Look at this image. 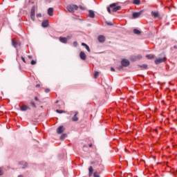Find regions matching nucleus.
<instances>
[{
	"mask_svg": "<svg viewBox=\"0 0 177 177\" xmlns=\"http://www.w3.org/2000/svg\"><path fill=\"white\" fill-rule=\"evenodd\" d=\"M130 62L129 60L127 59H123L121 61V66H120L119 67H118V70H122L123 67H128V66H129Z\"/></svg>",
	"mask_w": 177,
	"mask_h": 177,
	"instance_id": "nucleus-1",
	"label": "nucleus"
},
{
	"mask_svg": "<svg viewBox=\"0 0 177 177\" xmlns=\"http://www.w3.org/2000/svg\"><path fill=\"white\" fill-rule=\"evenodd\" d=\"M66 9L68 10V12H70V13H74L75 10H78V6L75 4L69 5L67 6Z\"/></svg>",
	"mask_w": 177,
	"mask_h": 177,
	"instance_id": "nucleus-2",
	"label": "nucleus"
},
{
	"mask_svg": "<svg viewBox=\"0 0 177 177\" xmlns=\"http://www.w3.org/2000/svg\"><path fill=\"white\" fill-rule=\"evenodd\" d=\"M167 60V57H165V55L162 54L160 57H158L156 59V64H160L161 63H164Z\"/></svg>",
	"mask_w": 177,
	"mask_h": 177,
	"instance_id": "nucleus-3",
	"label": "nucleus"
},
{
	"mask_svg": "<svg viewBox=\"0 0 177 177\" xmlns=\"http://www.w3.org/2000/svg\"><path fill=\"white\" fill-rule=\"evenodd\" d=\"M109 7L112 10V12H118V10H121V6H117V3H113L112 4H110Z\"/></svg>",
	"mask_w": 177,
	"mask_h": 177,
	"instance_id": "nucleus-4",
	"label": "nucleus"
},
{
	"mask_svg": "<svg viewBox=\"0 0 177 177\" xmlns=\"http://www.w3.org/2000/svg\"><path fill=\"white\" fill-rule=\"evenodd\" d=\"M30 19L32 21L35 20V6H33L30 10Z\"/></svg>",
	"mask_w": 177,
	"mask_h": 177,
	"instance_id": "nucleus-5",
	"label": "nucleus"
},
{
	"mask_svg": "<svg viewBox=\"0 0 177 177\" xmlns=\"http://www.w3.org/2000/svg\"><path fill=\"white\" fill-rule=\"evenodd\" d=\"M142 59L141 55H134L131 57V62H136V60H140Z\"/></svg>",
	"mask_w": 177,
	"mask_h": 177,
	"instance_id": "nucleus-6",
	"label": "nucleus"
},
{
	"mask_svg": "<svg viewBox=\"0 0 177 177\" xmlns=\"http://www.w3.org/2000/svg\"><path fill=\"white\" fill-rule=\"evenodd\" d=\"M66 131V129L64 128V127L63 126H59L57 129V133H58L59 135H60L61 133H63V132H64Z\"/></svg>",
	"mask_w": 177,
	"mask_h": 177,
	"instance_id": "nucleus-7",
	"label": "nucleus"
},
{
	"mask_svg": "<svg viewBox=\"0 0 177 177\" xmlns=\"http://www.w3.org/2000/svg\"><path fill=\"white\" fill-rule=\"evenodd\" d=\"M97 39H98V42L103 44V42L106 41V37H104V35H100L98 36Z\"/></svg>",
	"mask_w": 177,
	"mask_h": 177,
	"instance_id": "nucleus-8",
	"label": "nucleus"
},
{
	"mask_svg": "<svg viewBox=\"0 0 177 177\" xmlns=\"http://www.w3.org/2000/svg\"><path fill=\"white\" fill-rule=\"evenodd\" d=\"M77 115H78V111L75 112L74 115L71 118V121H73V122L78 121L79 118H78V116Z\"/></svg>",
	"mask_w": 177,
	"mask_h": 177,
	"instance_id": "nucleus-9",
	"label": "nucleus"
},
{
	"mask_svg": "<svg viewBox=\"0 0 177 177\" xmlns=\"http://www.w3.org/2000/svg\"><path fill=\"white\" fill-rule=\"evenodd\" d=\"M91 165H94V167H100L102 162L99 160H95V161L91 162Z\"/></svg>",
	"mask_w": 177,
	"mask_h": 177,
	"instance_id": "nucleus-10",
	"label": "nucleus"
},
{
	"mask_svg": "<svg viewBox=\"0 0 177 177\" xmlns=\"http://www.w3.org/2000/svg\"><path fill=\"white\" fill-rule=\"evenodd\" d=\"M142 11H140L138 12H133L132 14V18L133 19H138V17H140V16L142 15Z\"/></svg>",
	"mask_w": 177,
	"mask_h": 177,
	"instance_id": "nucleus-11",
	"label": "nucleus"
},
{
	"mask_svg": "<svg viewBox=\"0 0 177 177\" xmlns=\"http://www.w3.org/2000/svg\"><path fill=\"white\" fill-rule=\"evenodd\" d=\"M162 17H164L162 14L160 13L159 12H156V19L158 20H162Z\"/></svg>",
	"mask_w": 177,
	"mask_h": 177,
	"instance_id": "nucleus-12",
	"label": "nucleus"
},
{
	"mask_svg": "<svg viewBox=\"0 0 177 177\" xmlns=\"http://www.w3.org/2000/svg\"><path fill=\"white\" fill-rule=\"evenodd\" d=\"M21 111H27V110H31V108L29 107L27 105H23L21 108H20Z\"/></svg>",
	"mask_w": 177,
	"mask_h": 177,
	"instance_id": "nucleus-13",
	"label": "nucleus"
},
{
	"mask_svg": "<svg viewBox=\"0 0 177 177\" xmlns=\"http://www.w3.org/2000/svg\"><path fill=\"white\" fill-rule=\"evenodd\" d=\"M80 57L82 59V60H86V55L85 53H84V51L80 52Z\"/></svg>",
	"mask_w": 177,
	"mask_h": 177,
	"instance_id": "nucleus-14",
	"label": "nucleus"
},
{
	"mask_svg": "<svg viewBox=\"0 0 177 177\" xmlns=\"http://www.w3.org/2000/svg\"><path fill=\"white\" fill-rule=\"evenodd\" d=\"M88 17H91V19H95V12H93V10H88Z\"/></svg>",
	"mask_w": 177,
	"mask_h": 177,
	"instance_id": "nucleus-15",
	"label": "nucleus"
},
{
	"mask_svg": "<svg viewBox=\"0 0 177 177\" xmlns=\"http://www.w3.org/2000/svg\"><path fill=\"white\" fill-rule=\"evenodd\" d=\"M41 26L44 28H46V27H48V26H49V21L48 20L43 21L41 23Z\"/></svg>",
	"mask_w": 177,
	"mask_h": 177,
	"instance_id": "nucleus-16",
	"label": "nucleus"
},
{
	"mask_svg": "<svg viewBox=\"0 0 177 177\" xmlns=\"http://www.w3.org/2000/svg\"><path fill=\"white\" fill-rule=\"evenodd\" d=\"M59 39L62 44H67V37H59Z\"/></svg>",
	"mask_w": 177,
	"mask_h": 177,
	"instance_id": "nucleus-17",
	"label": "nucleus"
},
{
	"mask_svg": "<svg viewBox=\"0 0 177 177\" xmlns=\"http://www.w3.org/2000/svg\"><path fill=\"white\" fill-rule=\"evenodd\" d=\"M93 175V167L90 166L88 167V176H92Z\"/></svg>",
	"mask_w": 177,
	"mask_h": 177,
	"instance_id": "nucleus-18",
	"label": "nucleus"
},
{
	"mask_svg": "<svg viewBox=\"0 0 177 177\" xmlns=\"http://www.w3.org/2000/svg\"><path fill=\"white\" fill-rule=\"evenodd\" d=\"M48 15L49 16H53V8H49L48 9Z\"/></svg>",
	"mask_w": 177,
	"mask_h": 177,
	"instance_id": "nucleus-19",
	"label": "nucleus"
},
{
	"mask_svg": "<svg viewBox=\"0 0 177 177\" xmlns=\"http://www.w3.org/2000/svg\"><path fill=\"white\" fill-rule=\"evenodd\" d=\"M133 33L136 34V35H140L142 34V32L138 29H134L133 30Z\"/></svg>",
	"mask_w": 177,
	"mask_h": 177,
	"instance_id": "nucleus-20",
	"label": "nucleus"
},
{
	"mask_svg": "<svg viewBox=\"0 0 177 177\" xmlns=\"http://www.w3.org/2000/svg\"><path fill=\"white\" fill-rule=\"evenodd\" d=\"M138 67H140V68H143L144 70H146L147 68V64H145L142 65H138Z\"/></svg>",
	"mask_w": 177,
	"mask_h": 177,
	"instance_id": "nucleus-21",
	"label": "nucleus"
},
{
	"mask_svg": "<svg viewBox=\"0 0 177 177\" xmlns=\"http://www.w3.org/2000/svg\"><path fill=\"white\" fill-rule=\"evenodd\" d=\"M66 138H67V134L63 133L61 135L59 139H60V140H63L66 139Z\"/></svg>",
	"mask_w": 177,
	"mask_h": 177,
	"instance_id": "nucleus-22",
	"label": "nucleus"
},
{
	"mask_svg": "<svg viewBox=\"0 0 177 177\" xmlns=\"http://www.w3.org/2000/svg\"><path fill=\"white\" fill-rule=\"evenodd\" d=\"M93 176L94 177H100V172L97 171H95L94 173H93Z\"/></svg>",
	"mask_w": 177,
	"mask_h": 177,
	"instance_id": "nucleus-23",
	"label": "nucleus"
},
{
	"mask_svg": "<svg viewBox=\"0 0 177 177\" xmlns=\"http://www.w3.org/2000/svg\"><path fill=\"white\" fill-rule=\"evenodd\" d=\"M133 3L134 5H140V0H133Z\"/></svg>",
	"mask_w": 177,
	"mask_h": 177,
	"instance_id": "nucleus-24",
	"label": "nucleus"
},
{
	"mask_svg": "<svg viewBox=\"0 0 177 177\" xmlns=\"http://www.w3.org/2000/svg\"><path fill=\"white\" fill-rule=\"evenodd\" d=\"M12 45L14 46V48L17 47V42L15 41V40H12Z\"/></svg>",
	"mask_w": 177,
	"mask_h": 177,
	"instance_id": "nucleus-25",
	"label": "nucleus"
},
{
	"mask_svg": "<svg viewBox=\"0 0 177 177\" xmlns=\"http://www.w3.org/2000/svg\"><path fill=\"white\" fill-rule=\"evenodd\" d=\"M146 57H147L148 59H154V55H147Z\"/></svg>",
	"mask_w": 177,
	"mask_h": 177,
	"instance_id": "nucleus-26",
	"label": "nucleus"
},
{
	"mask_svg": "<svg viewBox=\"0 0 177 177\" xmlns=\"http://www.w3.org/2000/svg\"><path fill=\"white\" fill-rule=\"evenodd\" d=\"M56 113H58L59 114H62L63 113H66V111H63V110H59V109H57L56 110Z\"/></svg>",
	"mask_w": 177,
	"mask_h": 177,
	"instance_id": "nucleus-27",
	"label": "nucleus"
},
{
	"mask_svg": "<svg viewBox=\"0 0 177 177\" xmlns=\"http://www.w3.org/2000/svg\"><path fill=\"white\" fill-rule=\"evenodd\" d=\"M30 105L32 106V107H34V109L37 107V106L35 105V102H34V101L30 102Z\"/></svg>",
	"mask_w": 177,
	"mask_h": 177,
	"instance_id": "nucleus-28",
	"label": "nucleus"
},
{
	"mask_svg": "<svg viewBox=\"0 0 177 177\" xmlns=\"http://www.w3.org/2000/svg\"><path fill=\"white\" fill-rule=\"evenodd\" d=\"M99 77V72H95L94 73V78H97Z\"/></svg>",
	"mask_w": 177,
	"mask_h": 177,
	"instance_id": "nucleus-29",
	"label": "nucleus"
},
{
	"mask_svg": "<svg viewBox=\"0 0 177 177\" xmlns=\"http://www.w3.org/2000/svg\"><path fill=\"white\" fill-rule=\"evenodd\" d=\"M85 48L86 49V50L88 52H91V48H89V46L88 45H86Z\"/></svg>",
	"mask_w": 177,
	"mask_h": 177,
	"instance_id": "nucleus-30",
	"label": "nucleus"
},
{
	"mask_svg": "<svg viewBox=\"0 0 177 177\" xmlns=\"http://www.w3.org/2000/svg\"><path fill=\"white\" fill-rule=\"evenodd\" d=\"M30 64H32V66H34V64H37V61L32 60Z\"/></svg>",
	"mask_w": 177,
	"mask_h": 177,
	"instance_id": "nucleus-31",
	"label": "nucleus"
},
{
	"mask_svg": "<svg viewBox=\"0 0 177 177\" xmlns=\"http://www.w3.org/2000/svg\"><path fill=\"white\" fill-rule=\"evenodd\" d=\"M21 59L24 62V63H26V59L24 58V57H21Z\"/></svg>",
	"mask_w": 177,
	"mask_h": 177,
	"instance_id": "nucleus-32",
	"label": "nucleus"
},
{
	"mask_svg": "<svg viewBox=\"0 0 177 177\" xmlns=\"http://www.w3.org/2000/svg\"><path fill=\"white\" fill-rule=\"evenodd\" d=\"M45 92H46V93H49V92H50V89L47 88L45 90Z\"/></svg>",
	"mask_w": 177,
	"mask_h": 177,
	"instance_id": "nucleus-33",
	"label": "nucleus"
},
{
	"mask_svg": "<svg viewBox=\"0 0 177 177\" xmlns=\"http://www.w3.org/2000/svg\"><path fill=\"white\" fill-rule=\"evenodd\" d=\"M151 15H152L153 17H156V12L152 11Z\"/></svg>",
	"mask_w": 177,
	"mask_h": 177,
	"instance_id": "nucleus-34",
	"label": "nucleus"
},
{
	"mask_svg": "<svg viewBox=\"0 0 177 177\" xmlns=\"http://www.w3.org/2000/svg\"><path fill=\"white\" fill-rule=\"evenodd\" d=\"M80 9H81L82 10H85V8L82 7V6H79Z\"/></svg>",
	"mask_w": 177,
	"mask_h": 177,
	"instance_id": "nucleus-35",
	"label": "nucleus"
},
{
	"mask_svg": "<svg viewBox=\"0 0 177 177\" xmlns=\"http://www.w3.org/2000/svg\"><path fill=\"white\" fill-rule=\"evenodd\" d=\"M107 10H108L109 13H111V10L110 9V6L107 7Z\"/></svg>",
	"mask_w": 177,
	"mask_h": 177,
	"instance_id": "nucleus-36",
	"label": "nucleus"
},
{
	"mask_svg": "<svg viewBox=\"0 0 177 177\" xmlns=\"http://www.w3.org/2000/svg\"><path fill=\"white\" fill-rule=\"evenodd\" d=\"M42 15L41 13H39L37 15V17H41Z\"/></svg>",
	"mask_w": 177,
	"mask_h": 177,
	"instance_id": "nucleus-37",
	"label": "nucleus"
},
{
	"mask_svg": "<svg viewBox=\"0 0 177 177\" xmlns=\"http://www.w3.org/2000/svg\"><path fill=\"white\" fill-rule=\"evenodd\" d=\"M74 46H77L78 45V43L77 41L73 42Z\"/></svg>",
	"mask_w": 177,
	"mask_h": 177,
	"instance_id": "nucleus-38",
	"label": "nucleus"
},
{
	"mask_svg": "<svg viewBox=\"0 0 177 177\" xmlns=\"http://www.w3.org/2000/svg\"><path fill=\"white\" fill-rule=\"evenodd\" d=\"M3 175V171H2V169L0 168V176Z\"/></svg>",
	"mask_w": 177,
	"mask_h": 177,
	"instance_id": "nucleus-39",
	"label": "nucleus"
},
{
	"mask_svg": "<svg viewBox=\"0 0 177 177\" xmlns=\"http://www.w3.org/2000/svg\"><path fill=\"white\" fill-rule=\"evenodd\" d=\"M111 71H112L113 73H114V71H115V69H114V68H111Z\"/></svg>",
	"mask_w": 177,
	"mask_h": 177,
	"instance_id": "nucleus-40",
	"label": "nucleus"
},
{
	"mask_svg": "<svg viewBox=\"0 0 177 177\" xmlns=\"http://www.w3.org/2000/svg\"><path fill=\"white\" fill-rule=\"evenodd\" d=\"M35 100H36V102H38V100H39L38 99V97H35Z\"/></svg>",
	"mask_w": 177,
	"mask_h": 177,
	"instance_id": "nucleus-41",
	"label": "nucleus"
},
{
	"mask_svg": "<svg viewBox=\"0 0 177 177\" xmlns=\"http://www.w3.org/2000/svg\"><path fill=\"white\" fill-rule=\"evenodd\" d=\"M86 45H87V44L85 43H82V46H86Z\"/></svg>",
	"mask_w": 177,
	"mask_h": 177,
	"instance_id": "nucleus-42",
	"label": "nucleus"
},
{
	"mask_svg": "<svg viewBox=\"0 0 177 177\" xmlns=\"http://www.w3.org/2000/svg\"><path fill=\"white\" fill-rule=\"evenodd\" d=\"M36 88H39V86H41V84H36Z\"/></svg>",
	"mask_w": 177,
	"mask_h": 177,
	"instance_id": "nucleus-43",
	"label": "nucleus"
},
{
	"mask_svg": "<svg viewBox=\"0 0 177 177\" xmlns=\"http://www.w3.org/2000/svg\"><path fill=\"white\" fill-rule=\"evenodd\" d=\"M28 59H32V56H31V55H28Z\"/></svg>",
	"mask_w": 177,
	"mask_h": 177,
	"instance_id": "nucleus-44",
	"label": "nucleus"
},
{
	"mask_svg": "<svg viewBox=\"0 0 177 177\" xmlns=\"http://www.w3.org/2000/svg\"><path fill=\"white\" fill-rule=\"evenodd\" d=\"M89 147H92L93 145L92 144H89Z\"/></svg>",
	"mask_w": 177,
	"mask_h": 177,
	"instance_id": "nucleus-45",
	"label": "nucleus"
},
{
	"mask_svg": "<svg viewBox=\"0 0 177 177\" xmlns=\"http://www.w3.org/2000/svg\"><path fill=\"white\" fill-rule=\"evenodd\" d=\"M174 49H177V46H174Z\"/></svg>",
	"mask_w": 177,
	"mask_h": 177,
	"instance_id": "nucleus-46",
	"label": "nucleus"
},
{
	"mask_svg": "<svg viewBox=\"0 0 177 177\" xmlns=\"http://www.w3.org/2000/svg\"><path fill=\"white\" fill-rule=\"evenodd\" d=\"M57 103H59V101H56L55 102V104H57Z\"/></svg>",
	"mask_w": 177,
	"mask_h": 177,
	"instance_id": "nucleus-47",
	"label": "nucleus"
},
{
	"mask_svg": "<svg viewBox=\"0 0 177 177\" xmlns=\"http://www.w3.org/2000/svg\"><path fill=\"white\" fill-rule=\"evenodd\" d=\"M84 147H86V146L84 145Z\"/></svg>",
	"mask_w": 177,
	"mask_h": 177,
	"instance_id": "nucleus-48",
	"label": "nucleus"
}]
</instances>
